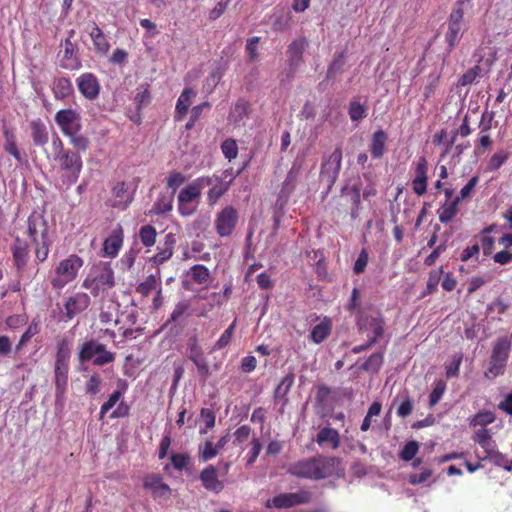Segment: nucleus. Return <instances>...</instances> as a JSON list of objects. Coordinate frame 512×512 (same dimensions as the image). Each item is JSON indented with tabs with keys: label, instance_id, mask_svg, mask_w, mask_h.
Returning <instances> with one entry per match:
<instances>
[{
	"label": "nucleus",
	"instance_id": "10",
	"mask_svg": "<svg viewBox=\"0 0 512 512\" xmlns=\"http://www.w3.org/2000/svg\"><path fill=\"white\" fill-rule=\"evenodd\" d=\"M356 324L361 333L368 335L371 332L370 338H375V341H378L385 331V322L381 315L373 316L359 311Z\"/></svg>",
	"mask_w": 512,
	"mask_h": 512
},
{
	"label": "nucleus",
	"instance_id": "64",
	"mask_svg": "<svg viewBox=\"0 0 512 512\" xmlns=\"http://www.w3.org/2000/svg\"><path fill=\"white\" fill-rule=\"evenodd\" d=\"M173 467L182 471L190 462V456L187 453H173L170 457Z\"/></svg>",
	"mask_w": 512,
	"mask_h": 512
},
{
	"label": "nucleus",
	"instance_id": "56",
	"mask_svg": "<svg viewBox=\"0 0 512 512\" xmlns=\"http://www.w3.org/2000/svg\"><path fill=\"white\" fill-rule=\"evenodd\" d=\"M349 195H350V198H351V202H352V210H351V216L353 218H356L358 216V210H359V206H360V202H361V189H360V186L357 185V184H354L350 189H349Z\"/></svg>",
	"mask_w": 512,
	"mask_h": 512
},
{
	"label": "nucleus",
	"instance_id": "45",
	"mask_svg": "<svg viewBox=\"0 0 512 512\" xmlns=\"http://www.w3.org/2000/svg\"><path fill=\"white\" fill-rule=\"evenodd\" d=\"M348 114L352 121H360L367 115V108L358 101H351L348 108Z\"/></svg>",
	"mask_w": 512,
	"mask_h": 512
},
{
	"label": "nucleus",
	"instance_id": "62",
	"mask_svg": "<svg viewBox=\"0 0 512 512\" xmlns=\"http://www.w3.org/2000/svg\"><path fill=\"white\" fill-rule=\"evenodd\" d=\"M419 450V445L416 441H409L405 444L403 449L400 452V458L403 461H411L417 454Z\"/></svg>",
	"mask_w": 512,
	"mask_h": 512
},
{
	"label": "nucleus",
	"instance_id": "2",
	"mask_svg": "<svg viewBox=\"0 0 512 512\" xmlns=\"http://www.w3.org/2000/svg\"><path fill=\"white\" fill-rule=\"evenodd\" d=\"M114 285V271L110 264L105 262L94 265L82 282V287L89 290L94 297L107 292Z\"/></svg>",
	"mask_w": 512,
	"mask_h": 512
},
{
	"label": "nucleus",
	"instance_id": "46",
	"mask_svg": "<svg viewBox=\"0 0 512 512\" xmlns=\"http://www.w3.org/2000/svg\"><path fill=\"white\" fill-rule=\"evenodd\" d=\"M220 450L211 441H206L202 449H200L198 457L201 462H207L219 454Z\"/></svg>",
	"mask_w": 512,
	"mask_h": 512
},
{
	"label": "nucleus",
	"instance_id": "44",
	"mask_svg": "<svg viewBox=\"0 0 512 512\" xmlns=\"http://www.w3.org/2000/svg\"><path fill=\"white\" fill-rule=\"evenodd\" d=\"M157 232L152 225H144L140 228L139 238L145 247H151L156 242Z\"/></svg>",
	"mask_w": 512,
	"mask_h": 512
},
{
	"label": "nucleus",
	"instance_id": "19",
	"mask_svg": "<svg viewBox=\"0 0 512 512\" xmlns=\"http://www.w3.org/2000/svg\"><path fill=\"white\" fill-rule=\"evenodd\" d=\"M11 252L13 256V262L19 274H22L25 271V268L30 259V250L28 243L16 237L12 246Z\"/></svg>",
	"mask_w": 512,
	"mask_h": 512
},
{
	"label": "nucleus",
	"instance_id": "63",
	"mask_svg": "<svg viewBox=\"0 0 512 512\" xmlns=\"http://www.w3.org/2000/svg\"><path fill=\"white\" fill-rule=\"evenodd\" d=\"M463 360V354L457 353L453 356L452 362L446 365V376L447 378L456 377L459 374L460 366Z\"/></svg>",
	"mask_w": 512,
	"mask_h": 512
},
{
	"label": "nucleus",
	"instance_id": "11",
	"mask_svg": "<svg viewBox=\"0 0 512 512\" xmlns=\"http://www.w3.org/2000/svg\"><path fill=\"white\" fill-rule=\"evenodd\" d=\"M55 122L65 136L80 132L82 128L80 114L74 109L58 111L55 114Z\"/></svg>",
	"mask_w": 512,
	"mask_h": 512
},
{
	"label": "nucleus",
	"instance_id": "41",
	"mask_svg": "<svg viewBox=\"0 0 512 512\" xmlns=\"http://www.w3.org/2000/svg\"><path fill=\"white\" fill-rule=\"evenodd\" d=\"M191 279L197 284H205L210 277L208 268L204 265L197 264L190 268L188 273Z\"/></svg>",
	"mask_w": 512,
	"mask_h": 512
},
{
	"label": "nucleus",
	"instance_id": "52",
	"mask_svg": "<svg viewBox=\"0 0 512 512\" xmlns=\"http://www.w3.org/2000/svg\"><path fill=\"white\" fill-rule=\"evenodd\" d=\"M509 158V154L503 150L494 153L487 165L489 171L498 170Z\"/></svg>",
	"mask_w": 512,
	"mask_h": 512
},
{
	"label": "nucleus",
	"instance_id": "57",
	"mask_svg": "<svg viewBox=\"0 0 512 512\" xmlns=\"http://www.w3.org/2000/svg\"><path fill=\"white\" fill-rule=\"evenodd\" d=\"M35 246V257L39 262H44L49 254L50 242L48 238L33 243Z\"/></svg>",
	"mask_w": 512,
	"mask_h": 512
},
{
	"label": "nucleus",
	"instance_id": "6",
	"mask_svg": "<svg viewBox=\"0 0 512 512\" xmlns=\"http://www.w3.org/2000/svg\"><path fill=\"white\" fill-rule=\"evenodd\" d=\"M464 0H458L447 20V30L445 32V42L447 43L448 52H451L459 43L463 36L464 21Z\"/></svg>",
	"mask_w": 512,
	"mask_h": 512
},
{
	"label": "nucleus",
	"instance_id": "36",
	"mask_svg": "<svg viewBox=\"0 0 512 512\" xmlns=\"http://www.w3.org/2000/svg\"><path fill=\"white\" fill-rule=\"evenodd\" d=\"M316 442L319 445L329 443L333 449H337L340 445V436L336 429L324 427L318 432Z\"/></svg>",
	"mask_w": 512,
	"mask_h": 512
},
{
	"label": "nucleus",
	"instance_id": "39",
	"mask_svg": "<svg viewBox=\"0 0 512 512\" xmlns=\"http://www.w3.org/2000/svg\"><path fill=\"white\" fill-rule=\"evenodd\" d=\"M459 203V199H454L450 203L444 204L439 209V221L444 224L450 222L458 213Z\"/></svg>",
	"mask_w": 512,
	"mask_h": 512
},
{
	"label": "nucleus",
	"instance_id": "60",
	"mask_svg": "<svg viewBox=\"0 0 512 512\" xmlns=\"http://www.w3.org/2000/svg\"><path fill=\"white\" fill-rule=\"evenodd\" d=\"M173 208L172 197L163 196L159 198L153 205V211L155 214H165L170 212Z\"/></svg>",
	"mask_w": 512,
	"mask_h": 512
},
{
	"label": "nucleus",
	"instance_id": "27",
	"mask_svg": "<svg viewBox=\"0 0 512 512\" xmlns=\"http://www.w3.org/2000/svg\"><path fill=\"white\" fill-rule=\"evenodd\" d=\"M387 139V134L382 129H379L372 134L369 150L373 158L379 159L383 157L386 152Z\"/></svg>",
	"mask_w": 512,
	"mask_h": 512
},
{
	"label": "nucleus",
	"instance_id": "32",
	"mask_svg": "<svg viewBox=\"0 0 512 512\" xmlns=\"http://www.w3.org/2000/svg\"><path fill=\"white\" fill-rule=\"evenodd\" d=\"M190 316H191L190 303L186 300L180 301L175 305L172 313L170 314V316L166 322V325H168L170 323L181 324L183 322V320L187 319Z\"/></svg>",
	"mask_w": 512,
	"mask_h": 512
},
{
	"label": "nucleus",
	"instance_id": "5",
	"mask_svg": "<svg viewBox=\"0 0 512 512\" xmlns=\"http://www.w3.org/2000/svg\"><path fill=\"white\" fill-rule=\"evenodd\" d=\"M510 349L511 343L506 337L497 339L492 349L488 368L484 372L485 378L492 380L504 374Z\"/></svg>",
	"mask_w": 512,
	"mask_h": 512
},
{
	"label": "nucleus",
	"instance_id": "37",
	"mask_svg": "<svg viewBox=\"0 0 512 512\" xmlns=\"http://www.w3.org/2000/svg\"><path fill=\"white\" fill-rule=\"evenodd\" d=\"M31 135L36 146H44L48 142L47 128L39 119L31 122Z\"/></svg>",
	"mask_w": 512,
	"mask_h": 512
},
{
	"label": "nucleus",
	"instance_id": "51",
	"mask_svg": "<svg viewBox=\"0 0 512 512\" xmlns=\"http://www.w3.org/2000/svg\"><path fill=\"white\" fill-rule=\"evenodd\" d=\"M443 273H444V271L441 268L432 270L429 273V277H428L427 285H426V291L424 294H432L433 292H435L437 290V287L441 281V277H442Z\"/></svg>",
	"mask_w": 512,
	"mask_h": 512
},
{
	"label": "nucleus",
	"instance_id": "47",
	"mask_svg": "<svg viewBox=\"0 0 512 512\" xmlns=\"http://www.w3.org/2000/svg\"><path fill=\"white\" fill-rule=\"evenodd\" d=\"M57 351L55 355V361L69 362L71 350L67 339H60L57 341Z\"/></svg>",
	"mask_w": 512,
	"mask_h": 512
},
{
	"label": "nucleus",
	"instance_id": "28",
	"mask_svg": "<svg viewBox=\"0 0 512 512\" xmlns=\"http://www.w3.org/2000/svg\"><path fill=\"white\" fill-rule=\"evenodd\" d=\"M196 95L192 88H185L179 96L175 107V120L181 121L186 116L192 104V98Z\"/></svg>",
	"mask_w": 512,
	"mask_h": 512
},
{
	"label": "nucleus",
	"instance_id": "15",
	"mask_svg": "<svg viewBox=\"0 0 512 512\" xmlns=\"http://www.w3.org/2000/svg\"><path fill=\"white\" fill-rule=\"evenodd\" d=\"M27 235L32 243L48 238V224L42 214H30L27 219Z\"/></svg>",
	"mask_w": 512,
	"mask_h": 512
},
{
	"label": "nucleus",
	"instance_id": "23",
	"mask_svg": "<svg viewBox=\"0 0 512 512\" xmlns=\"http://www.w3.org/2000/svg\"><path fill=\"white\" fill-rule=\"evenodd\" d=\"M303 169V160L295 159L281 186V194L290 195L296 188Z\"/></svg>",
	"mask_w": 512,
	"mask_h": 512
},
{
	"label": "nucleus",
	"instance_id": "30",
	"mask_svg": "<svg viewBox=\"0 0 512 512\" xmlns=\"http://www.w3.org/2000/svg\"><path fill=\"white\" fill-rule=\"evenodd\" d=\"M332 322L325 317L319 324L315 325L310 333V340L315 344H320L330 335Z\"/></svg>",
	"mask_w": 512,
	"mask_h": 512
},
{
	"label": "nucleus",
	"instance_id": "42",
	"mask_svg": "<svg viewBox=\"0 0 512 512\" xmlns=\"http://www.w3.org/2000/svg\"><path fill=\"white\" fill-rule=\"evenodd\" d=\"M294 383V375L292 373L287 374L282 378L281 382L275 388L274 397L275 399H283L286 397Z\"/></svg>",
	"mask_w": 512,
	"mask_h": 512
},
{
	"label": "nucleus",
	"instance_id": "58",
	"mask_svg": "<svg viewBox=\"0 0 512 512\" xmlns=\"http://www.w3.org/2000/svg\"><path fill=\"white\" fill-rule=\"evenodd\" d=\"M481 72V68L476 65L470 69H468L458 80V85L465 87L472 84L476 78L479 76Z\"/></svg>",
	"mask_w": 512,
	"mask_h": 512
},
{
	"label": "nucleus",
	"instance_id": "35",
	"mask_svg": "<svg viewBox=\"0 0 512 512\" xmlns=\"http://www.w3.org/2000/svg\"><path fill=\"white\" fill-rule=\"evenodd\" d=\"M161 287L160 271H157L156 275H149L143 282L139 283L136 287V292L143 297L149 296V294Z\"/></svg>",
	"mask_w": 512,
	"mask_h": 512
},
{
	"label": "nucleus",
	"instance_id": "49",
	"mask_svg": "<svg viewBox=\"0 0 512 512\" xmlns=\"http://www.w3.org/2000/svg\"><path fill=\"white\" fill-rule=\"evenodd\" d=\"M221 150L224 157L229 161L235 159L238 155V146L233 138L224 140L221 144Z\"/></svg>",
	"mask_w": 512,
	"mask_h": 512
},
{
	"label": "nucleus",
	"instance_id": "40",
	"mask_svg": "<svg viewBox=\"0 0 512 512\" xmlns=\"http://www.w3.org/2000/svg\"><path fill=\"white\" fill-rule=\"evenodd\" d=\"M249 103L243 99H239L232 109L229 118L234 123L241 122L245 117H247L249 112Z\"/></svg>",
	"mask_w": 512,
	"mask_h": 512
},
{
	"label": "nucleus",
	"instance_id": "18",
	"mask_svg": "<svg viewBox=\"0 0 512 512\" xmlns=\"http://www.w3.org/2000/svg\"><path fill=\"white\" fill-rule=\"evenodd\" d=\"M143 487L151 491L154 499H168L171 496V488L168 484L163 482V477L160 474L151 473L145 475L143 478Z\"/></svg>",
	"mask_w": 512,
	"mask_h": 512
},
{
	"label": "nucleus",
	"instance_id": "50",
	"mask_svg": "<svg viewBox=\"0 0 512 512\" xmlns=\"http://www.w3.org/2000/svg\"><path fill=\"white\" fill-rule=\"evenodd\" d=\"M186 181V176L178 171H172L169 173L166 181V187L171 189L173 192L182 186Z\"/></svg>",
	"mask_w": 512,
	"mask_h": 512
},
{
	"label": "nucleus",
	"instance_id": "29",
	"mask_svg": "<svg viewBox=\"0 0 512 512\" xmlns=\"http://www.w3.org/2000/svg\"><path fill=\"white\" fill-rule=\"evenodd\" d=\"M89 35L93 41L94 49L99 54H106L110 49L109 41L99 26L92 22Z\"/></svg>",
	"mask_w": 512,
	"mask_h": 512
},
{
	"label": "nucleus",
	"instance_id": "24",
	"mask_svg": "<svg viewBox=\"0 0 512 512\" xmlns=\"http://www.w3.org/2000/svg\"><path fill=\"white\" fill-rule=\"evenodd\" d=\"M124 232L120 224L112 231L103 243V250L105 255L115 257L119 253L123 245Z\"/></svg>",
	"mask_w": 512,
	"mask_h": 512
},
{
	"label": "nucleus",
	"instance_id": "9",
	"mask_svg": "<svg viewBox=\"0 0 512 512\" xmlns=\"http://www.w3.org/2000/svg\"><path fill=\"white\" fill-rule=\"evenodd\" d=\"M238 212L233 206H226L216 215L214 226L217 234L220 237H229L237 223H238Z\"/></svg>",
	"mask_w": 512,
	"mask_h": 512
},
{
	"label": "nucleus",
	"instance_id": "14",
	"mask_svg": "<svg viewBox=\"0 0 512 512\" xmlns=\"http://www.w3.org/2000/svg\"><path fill=\"white\" fill-rule=\"evenodd\" d=\"M90 304V296L85 292H77L69 296L64 303L65 318L72 320L75 316L84 312Z\"/></svg>",
	"mask_w": 512,
	"mask_h": 512
},
{
	"label": "nucleus",
	"instance_id": "38",
	"mask_svg": "<svg viewBox=\"0 0 512 512\" xmlns=\"http://www.w3.org/2000/svg\"><path fill=\"white\" fill-rule=\"evenodd\" d=\"M40 333V324L38 321L33 320L25 332L21 335L18 343L15 346L17 352L21 351L24 346L31 340L32 337Z\"/></svg>",
	"mask_w": 512,
	"mask_h": 512
},
{
	"label": "nucleus",
	"instance_id": "17",
	"mask_svg": "<svg viewBox=\"0 0 512 512\" xmlns=\"http://www.w3.org/2000/svg\"><path fill=\"white\" fill-rule=\"evenodd\" d=\"M308 46L305 38H300L292 41L287 49L288 65H289V78H293L295 72L303 62V53Z\"/></svg>",
	"mask_w": 512,
	"mask_h": 512
},
{
	"label": "nucleus",
	"instance_id": "43",
	"mask_svg": "<svg viewBox=\"0 0 512 512\" xmlns=\"http://www.w3.org/2000/svg\"><path fill=\"white\" fill-rule=\"evenodd\" d=\"M481 448L484 450V455L477 454L479 460L493 459L497 464H499V460L502 459V455L495 450V443L490 438V440L486 441L485 444H480Z\"/></svg>",
	"mask_w": 512,
	"mask_h": 512
},
{
	"label": "nucleus",
	"instance_id": "4",
	"mask_svg": "<svg viewBox=\"0 0 512 512\" xmlns=\"http://www.w3.org/2000/svg\"><path fill=\"white\" fill-rule=\"evenodd\" d=\"M83 264V259L76 254H71L61 260L54 270L55 276L51 280L52 287L60 290L74 281Z\"/></svg>",
	"mask_w": 512,
	"mask_h": 512
},
{
	"label": "nucleus",
	"instance_id": "53",
	"mask_svg": "<svg viewBox=\"0 0 512 512\" xmlns=\"http://www.w3.org/2000/svg\"><path fill=\"white\" fill-rule=\"evenodd\" d=\"M236 327V320L232 322V324L222 333L220 338L216 341L213 349L214 350H220L226 347L232 339L233 333L235 331Z\"/></svg>",
	"mask_w": 512,
	"mask_h": 512
},
{
	"label": "nucleus",
	"instance_id": "34",
	"mask_svg": "<svg viewBox=\"0 0 512 512\" xmlns=\"http://www.w3.org/2000/svg\"><path fill=\"white\" fill-rule=\"evenodd\" d=\"M52 90L56 99L63 100L73 93V85L69 78L60 77L55 79Z\"/></svg>",
	"mask_w": 512,
	"mask_h": 512
},
{
	"label": "nucleus",
	"instance_id": "26",
	"mask_svg": "<svg viewBox=\"0 0 512 512\" xmlns=\"http://www.w3.org/2000/svg\"><path fill=\"white\" fill-rule=\"evenodd\" d=\"M60 66L66 70H77L81 67L80 60L74 55V44L67 38L64 41V50L60 59Z\"/></svg>",
	"mask_w": 512,
	"mask_h": 512
},
{
	"label": "nucleus",
	"instance_id": "48",
	"mask_svg": "<svg viewBox=\"0 0 512 512\" xmlns=\"http://www.w3.org/2000/svg\"><path fill=\"white\" fill-rule=\"evenodd\" d=\"M128 186L124 181L116 183L112 189V194L115 198L120 199V202H124L127 206L132 202V196L127 195Z\"/></svg>",
	"mask_w": 512,
	"mask_h": 512
},
{
	"label": "nucleus",
	"instance_id": "16",
	"mask_svg": "<svg viewBox=\"0 0 512 512\" xmlns=\"http://www.w3.org/2000/svg\"><path fill=\"white\" fill-rule=\"evenodd\" d=\"M76 84L81 95L87 100H95L100 93L101 85L98 78L91 72L81 74L76 79Z\"/></svg>",
	"mask_w": 512,
	"mask_h": 512
},
{
	"label": "nucleus",
	"instance_id": "20",
	"mask_svg": "<svg viewBox=\"0 0 512 512\" xmlns=\"http://www.w3.org/2000/svg\"><path fill=\"white\" fill-rule=\"evenodd\" d=\"M199 479L205 490L220 493L224 487V481L219 479L217 468L213 465L206 466L199 474Z\"/></svg>",
	"mask_w": 512,
	"mask_h": 512
},
{
	"label": "nucleus",
	"instance_id": "31",
	"mask_svg": "<svg viewBox=\"0 0 512 512\" xmlns=\"http://www.w3.org/2000/svg\"><path fill=\"white\" fill-rule=\"evenodd\" d=\"M104 344L97 342L96 340L85 341L78 353L79 360L81 362H87L94 360V356L97 352H104Z\"/></svg>",
	"mask_w": 512,
	"mask_h": 512
},
{
	"label": "nucleus",
	"instance_id": "54",
	"mask_svg": "<svg viewBox=\"0 0 512 512\" xmlns=\"http://www.w3.org/2000/svg\"><path fill=\"white\" fill-rule=\"evenodd\" d=\"M383 363V353L377 352L370 355V357L362 364V369L366 371H378Z\"/></svg>",
	"mask_w": 512,
	"mask_h": 512
},
{
	"label": "nucleus",
	"instance_id": "59",
	"mask_svg": "<svg viewBox=\"0 0 512 512\" xmlns=\"http://www.w3.org/2000/svg\"><path fill=\"white\" fill-rule=\"evenodd\" d=\"M251 435V427L248 425H242L233 434V445L241 447Z\"/></svg>",
	"mask_w": 512,
	"mask_h": 512
},
{
	"label": "nucleus",
	"instance_id": "7",
	"mask_svg": "<svg viewBox=\"0 0 512 512\" xmlns=\"http://www.w3.org/2000/svg\"><path fill=\"white\" fill-rule=\"evenodd\" d=\"M57 159L62 172L61 180L63 184L67 186L75 184L83 167L81 156L77 152L67 150L58 154Z\"/></svg>",
	"mask_w": 512,
	"mask_h": 512
},
{
	"label": "nucleus",
	"instance_id": "33",
	"mask_svg": "<svg viewBox=\"0 0 512 512\" xmlns=\"http://www.w3.org/2000/svg\"><path fill=\"white\" fill-rule=\"evenodd\" d=\"M212 187L207 193V200L210 206L215 205L218 200L227 192L228 185L218 176H213Z\"/></svg>",
	"mask_w": 512,
	"mask_h": 512
},
{
	"label": "nucleus",
	"instance_id": "8",
	"mask_svg": "<svg viewBox=\"0 0 512 512\" xmlns=\"http://www.w3.org/2000/svg\"><path fill=\"white\" fill-rule=\"evenodd\" d=\"M312 498L311 493L308 490H299L291 493H281L271 499H268L265 503V507L268 509H288L295 506L305 505L310 503Z\"/></svg>",
	"mask_w": 512,
	"mask_h": 512
},
{
	"label": "nucleus",
	"instance_id": "25",
	"mask_svg": "<svg viewBox=\"0 0 512 512\" xmlns=\"http://www.w3.org/2000/svg\"><path fill=\"white\" fill-rule=\"evenodd\" d=\"M69 362L55 361L54 382L57 396H63L68 386Z\"/></svg>",
	"mask_w": 512,
	"mask_h": 512
},
{
	"label": "nucleus",
	"instance_id": "22",
	"mask_svg": "<svg viewBox=\"0 0 512 512\" xmlns=\"http://www.w3.org/2000/svg\"><path fill=\"white\" fill-rule=\"evenodd\" d=\"M187 351L188 358L197 367L198 373L203 377H207L209 374V366L196 338L190 339Z\"/></svg>",
	"mask_w": 512,
	"mask_h": 512
},
{
	"label": "nucleus",
	"instance_id": "21",
	"mask_svg": "<svg viewBox=\"0 0 512 512\" xmlns=\"http://www.w3.org/2000/svg\"><path fill=\"white\" fill-rule=\"evenodd\" d=\"M176 245V236L173 233H168L164 237L163 244L157 247V253L150 258V262L159 267L161 264L168 261L174 254V249Z\"/></svg>",
	"mask_w": 512,
	"mask_h": 512
},
{
	"label": "nucleus",
	"instance_id": "1",
	"mask_svg": "<svg viewBox=\"0 0 512 512\" xmlns=\"http://www.w3.org/2000/svg\"><path fill=\"white\" fill-rule=\"evenodd\" d=\"M338 458L321 454L292 463L287 472L299 479L320 481L335 474Z\"/></svg>",
	"mask_w": 512,
	"mask_h": 512
},
{
	"label": "nucleus",
	"instance_id": "55",
	"mask_svg": "<svg viewBox=\"0 0 512 512\" xmlns=\"http://www.w3.org/2000/svg\"><path fill=\"white\" fill-rule=\"evenodd\" d=\"M445 390H446V382L442 379L436 381L435 386L429 395V405L431 407L435 406L440 401Z\"/></svg>",
	"mask_w": 512,
	"mask_h": 512
},
{
	"label": "nucleus",
	"instance_id": "3",
	"mask_svg": "<svg viewBox=\"0 0 512 512\" xmlns=\"http://www.w3.org/2000/svg\"><path fill=\"white\" fill-rule=\"evenodd\" d=\"M212 183V177L201 176L182 188L177 197L179 214L183 217L193 215L197 210V206L192 205V203L199 200L202 190L207 186H211Z\"/></svg>",
	"mask_w": 512,
	"mask_h": 512
},
{
	"label": "nucleus",
	"instance_id": "12",
	"mask_svg": "<svg viewBox=\"0 0 512 512\" xmlns=\"http://www.w3.org/2000/svg\"><path fill=\"white\" fill-rule=\"evenodd\" d=\"M341 163L342 149L337 147L321 166L320 177L327 182L329 188L334 185L339 176Z\"/></svg>",
	"mask_w": 512,
	"mask_h": 512
},
{
	"label": "nucleus",
	"instance_id": "13",
	"mask_svg": "<svg viewBox=\"0 0 512 512\" xmlns=\"http://www.w3.org/2000/svg\"><path fill=\"white\" fill-rule=\"evenodd\" d=\"M413 178L411 186L413 192L422 196L427 192L428 185V161L424 156H420L412 164Z\"/></svg>",
	"mask_w": 512,
	"mask_h": 512
},
{
	"label": "nucleus",
	"instance_id": "61",
	"mask_svg": "<svg viewBox=\"0 0 512 512\" xmlns=\"http://www.w3.org/2000/svg\"><path fill=\"white\" fill-rule=\"evenodd\" d=\"M28 318L25 314H14L6 318L5 324L11 330H17L27 324Z\"/></svg>",
	"mask_w": 512,
	"mask_h": 512
}]
</instances>
